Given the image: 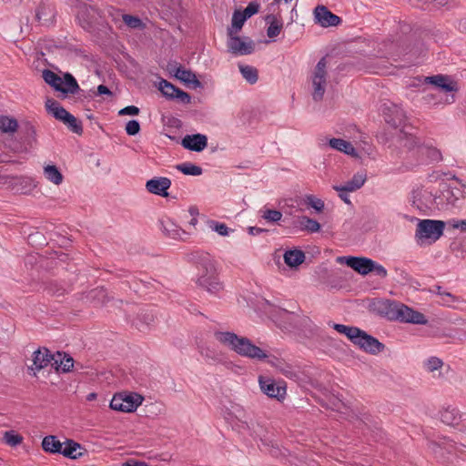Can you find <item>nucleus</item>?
<instances>
[{
  "label": "nucleus",
  "instance_id": "1",
  "mask_svg": "<svg viewBox=\"0 0 466 466\" xmlns=\"http://www.w3.org/2000/svg\"><path fill=\"white\" fill-rule=\"evenodd\" d=\"M215 339L225 347L237 354L256 360H263L268 355L259 347L256 346L246 337L238 336L230 331H216Z\"/></svg>",
  "mask_w": 466,
  "mask_h": 466
},
{
  "label": "nucleus",
  "instance_id": "2",
  "mask_svg": "<svg viewBox=\"0 0 466 466\" xmlns=\"http://www.w3.org/2000/svg\"><path fill=\"white\" fill-rule=\"evenodd\" d=\"M199 264L202 272L198 279V284L209 293L218 294L223 289V286L218 279L214 261L208 254H202Z\"/></svg>",
  "mask_w": 466,
  "mask_h": 466
},
{
  "label": "nucleus",
  "instance_id": "3",
  "mask_svg": "<svg viewBox=\"0 0 466 466\" xmlns=\"http://www.w3.org/2000/svg\"><path fill=\"white\" fill-rule=\"evenodd\" d=\"M76 19L79 25L87 32L103 30L106 27L107 22L105 20V15L98 8L82 5L78 7Z\"/></svg>",
  "mask_w": 466,
  "mask_h": 466
},
{
  "label": "nucleus",
  "instance_id": "4",
  "mask_svg": "<svg viewBox=\"0 0 466 466\" xmlns=\"http://www.w3.org/2000/svg\"><path fill=\"white\" fill-rule=\"evenodd\" d=\"M425 82L434 85L437 88V94H428L425 99L428 103L438 105L442 103L441 93L454 92L457 91V83L451 81L449 76L437 75L432 76H427ZM454 102V95L446 96L443 104H451Z\"/></svg>",
  "mask_w": 466,
  "mask_h": 466
},
{
  "label": "nucleus",
  "instance_id": "5",
  "mask_svg": "<svg viewBox=\"0 0 466 466\" xmlns=\"http://www.w3.org/2000/svg\"><path fill=\"white\" fill-rule=\"evenodd\" d=\"M42 77L46 84L51 86L56 91L62 94V97L66 98L68 94L75 95L80 91V86L76 78L70 73H66L61 78L55 72L45 69L42 72Z\"/></svg>",
  "mask_w": 466,
  "mask_h": 466
},
{
  "label": "nucleus",
  "instance_id": "6",
  "mask_svg": "<svg viewBox=\"0 0 466 466\" xmlns=\"http://www.w3.org/2000/svg\"><path fill=\"white\" fill-rule=\"evenodd\" d=\"M445 222L441 220L422 219L417 224L415 238L417 244H432L443 234Z\"/></svg>",
  "mask_w": 466,
  "mask_h": 466
},
{
  "label": "nucleus",
  "instance_id": "7",
  "mask_svg": "<svg viewBox=\"0 0 466 466\" xmlns=\"http://www.w3.org/2000/svg\"><path fill=\"white\" fill-rule=\"evenodd\" d=\"M328 61L327 57L323 56L315 66L310 76L313 88L312 98L316 102L323 99L328 85Z\"/></svg>",
  "mask_w": 466,
  "mask_h": 466
},
{
  "label": "nucleus",
  "instance_id": "8",
  "mask_svg": "<svg viewBox=\"0 0 466 466\" xmlns=\"http://www.w3.org/2000/svg\"><path fill=\"white\" fill-rule=\"evenodd\" d=\"M143 398L137 393H116L111 401L110 408L122 412H133L142 403Z\"/></svg>",
  "mask_w": 466,
  "mask_h": 466
},
{
  "label": "nucleus",
  "instance_id": "9",
  "mask_svg": "<svg viewBox=\"0 0 466 466\" xmlns=\"http://www.w3.org/2000/svg\"><path fill=\"white\" fill-rule=\"evenodd\" d=\"M449 180H451V182L442 189L441 198H443L448 205L456 207L458 203L466 197V184L455 176H452Z\"/></svg>",
  "mask_w": 466,
  "mask_h": 466
},
{
  "label": "nucleus",
  "instance_id": "10",
  "mask_svg": "<svg viewBox=\"0 0 466 466\" xmlns=\"http://www.w3.org/2000/svg\"><path fill=\"white\" fill-rule=\"evenodd\" d=\"M258 383L261 391L268 397L276 399L279 401L285 399L287 392L285 382H276L272 378L259 376Z\"/></svg>",
  "mask_w": 466,
  "mask_h": 466
},
{
  "label": "nucleus",
  "instance_id": "11",
  "mask_svg": "<svg viewBox=\"0 0 466 466\" xmlns=\"http://www.w3.org/2000/svg\"><path fill=\"white\" fill-rule=\"evenodd\" d=\"M358 337L359 338L355 339L353 344L357 345L367 353L375 355L382 351L385 348L383 343L361 329Z\"/></svg>",
  "mask_w": 466,
  "mask_h": 466
},
{
  "label": "nucleus",
  "instance_id": "12",
  "mask_svg": "<svg viewBox=\"0 0 466 466\" xmlns=\"http://www.w3.org/2000/svg\"><path fill=\"white\" fill-rule=\"evenodd\" d=\"M338 260L339 262L345 261L348 267L351 268L360 275L365 276L371 272L373 262L371 258L366 257L349 256L339 257L338 258Z\"/></svg>",
  "mask_w": 466,
  "mask_h": 466
},
{
  "label": "nucleus",
  "instance_id": "13",
  "mask_svg": "<svg viewBox=\"0 0 466 466\" xmlns=\"http://www.w3.org/2000/svg\"><path fill=\"white\" fill-rule=\"evenodd\" d=\"M383 116L385 121L395 128L405 125V112L396 104L391 103L389 106L385 105L383 108Z\"/></svg>",
  "mask_w": 466,
  "mask_h": 466
},
{
  "label": "nucleus",
  "instance_id": "14",
  "mask_svg": "<svg viewBox=\"0 0 466 466\" xmlns=\"http://www.w3.org/2000/svg\"><path fill=\"white\" fill-rule=\"evenodd\" d=\"M54 354H51L46 348H40L33 353V365L28 369L32 370L35 376L38 371L45 369L49 364L52 365Z\"/></svg>",
  "mask_w": 466,
  "mask_h": 466
},
{
  "label": "nucleus",
  "instance_id": "15",
  "mask_svg": "<svg viewBox=\"0 0 466 466\" xmlns=\"http://www.w3.org/2000/svg\"><path fill=\"white\" fill-rule=\"evenodd\" d=\"M316 21L323 27L336 26L340 24L341 18L330 12L324 5H318L314 10Z\"/></svg>",
  "mask_w": 466,
  "mask_h": 466
},
{
  "label": "nucleus",
  "instance_id": "16",
  "mask_svg": "<svg viewBox=\"0 0 466 466\" xmlns=\"http://www.w3.org/2000/svg\"><path fill=\"white\" fill-rule=\"evenodd\" d=\"M401 306L402 303L385 299L379 302L376 309L380 316L385 317L389 320H398Z\"/></svg>",
  "mask_w": 466,
  "mask_h": 466
},
{
  "label": "nucleus",
  "instance_id": "17",
  "mask_svg": "<svg viewBox=\"0 0 466 466\" xmlns=\"http://www.w3.org/2000/svg\"><path fill=\"white\" fill-rule=\"evenodd\" d=\"M399 313L400 315L398 321L400 322L419 325H426L428 323V319L424 314L404 304H402V306L400 307V312Z\"/></svg>",
  "mask_w": 466,
  "mask_h": 466
},
{
  "label": "nucleus",
  "instance_id": "18",
  "mask_svg": "<svg viewBox=\"0 0 466 466\" xmlns=\"http://www.w3.org/2000/svg\"><path fill=\"white\" fill-rule=\"evenodd\" d=\"M399 313L400 315L398 321L400 322L419 325H426L428 323V319L424 314L404 304H402V306L400 307V312Z\"/></svg>",
  "mask_w": 466,
  "mask_h": 466
},
{
  "label": "nucleus",
  "instance_id": "19",
  "mask_svg": "<svg viewBox=\"0 0 466 466\" xmlns=\"http://www.w3.org/2000/svg\"><path fill=\"white\" fill-rule=\"evenodd\" d=\"M171 186V180L166 177H157L151 178L146 183V189L154 195L167 197V189Z\"/></svg>",
  "mask_w": 466,
  "mask_h": 466
},
{
  "label": "nucleus",
  "instance_id": "20",
  "mask_svg": "<svg viewBox=\"0 0 466 466\" xmlns=\"http://www.w3.org/2000/svg\"><path fill=\"white\" fill-rule=\"evenodd\" d=\"M233 30L229 29V40L228 42V51L235 55H250L254 52L252 42L245 43L238 36L232 35Z\"/></svg>",
  "mask_w": 466,
  "mask_h": 466
},
{
  "label": "nucleus",
  "instance_id": "21",
  "mask_svg": "<svg viewBox=\"0 0 466 466\" xmlns=\"http://www.w3.org/2000/svg\"><path fill=\"white\" fill-rule=\"evenodd\" d=\"M181 145L186 149L201 152L208 146V137L203 134L187 135L182 138Z\"/></svg>",
  "mask_w": 466,
  "mask_h": 466
},
{
  "label": "nucleus",
  "instance_id": "22",
  "mask_svg": "<svg viewBox=\"0 0 466 466\" xmlns=\"http://www.w3.org/2000/svg\"><path fill=\"white\" fill-rule=\"evenodd\" d=\"M56 12L55 6L50 3H41L35 11V17L43 25L53 24Z\"/></svg>",
  "mask_w": 466,
  "mask_h": 466
},
{
  "label": "nucleus",
  "instance_id": "23",
  "mask_svg": "<svg viewBox=\"0 0 466 466\" xmlns=\"http://www.w3.org/2000/svg\"><path fill=\"white\" fill-rule=\"evenodd\" d=\"M159 228L163 234L172 239H179L181 238L182 234H186L184 230H182L174 221H172L169 218H161L158 220Z\"/></svg>",
  "mask_w": 466,
  "mask_h": 466
},
{
  "label": "nucleus",
  "instance_id": "24",
  "mask_svg": "<svg viewBox=\"0 0 466 466\" xmlns=\"http://www.w3.org/2000/svg\"><path fill=\"white\" fill-rule=\"evenodd\" d=\"M74 359L66 352L56 351L54 354V359L52 362V367H54L56 371L61 372H69L72 370L74 367Z\"/></svg>",
  "mask_w": 466,
  "mask_h": 466
},
{
  "label": "nucleus",
  "instance_id": "25",
  "mask_svg": "<svg viewBox=\"0 0 466 466\" xmlns=\"http://www.w3.org/2000/svg\"><path fill=\"white\" fill-rule=\"evenodd\" d=\"M172 66L174 67L175 76L181 82L187 85L191 84L194 88L200 87L202 86L201 82L191 70L186 69L181 66H177V64Z\"/></svg>",
  "mask_w": 466,
  "mask_h": 466
},
{
  "label": "nucleus",
  "instance_id": "26",
  "mask_svg": "<svg viewBox=\"0 0 466 466\" xmlns=\"http://www.w3.org/2000/svg\"><path fill=\"white\" fill-rule=\"evenodd\" d=\"M86 450L81 445L73 440H66L64 442L62 455L69 459H78L84 455Z\"/></svg>",
  "mask_w": 466,
  "mask_h": 466
},
{
  "label": "nucleus",
  "instance_id": "27",
  "mask_svg": "<svg viewBox=\"0 0 466 466\" xmlns=\"http://www.w3.org/2000/svg\"><path fill=\"white\" fill-rule=\"evenodd\" d=\"M46 108L56 119L62 122L66 121L70 114L55 99H47L46 102Z\"/></svg>",
  "mask_w": 466,
  "mask_h": 466
},
{
  "label": "nucleus",
  "instance_id": "28",
  "mask_svg": "<svg viewBox=\"0 0 466 466\" xmlns=\"http://www.w3.org/2000/svg\"><path fill=\"white\" fill-rule=\"evenodd\" d=\"M329 146L333 148V149H336L339 152H343L349 156H351V157H356L357 156V151L355 149V147L352 146V144L349 141H346L342 138H330L329 140Z\"/></svg>",
  "mask_w": 466,
  "mask_h": 466
},
{
  "label": "nucleus",
  "instance_id": "29",
  "mask_svg": "<svg viewBox=\"0 0 466 466\" xmlns=\"http://www.w3.org/2000/svg\"><path fill=\"white\" fill-rule=\"evenodd\" d=\"M441 420L447 425H457L461 420V413L455 407H447L441 411Z\"/></svg>",
  "mask_w": 466,
  "mask_h": 466
},
{
  "label": "nucleus",
  "instance_id": "30",
  "mask_svg": "<svg viewBox=\"0 0 466 466\" xmlns=\"http://www.w3.org/2000/svg\"><path fill=\"white\" fill-rule=\"evenodd\" d=\"M64 442H61L54 435L46 436L42 441V448L46 452L61 454Z\"/></svg>",
  "mask_w": 466,
  "mask_h": 466
},
{
  "label": "nucleus",
  "instance_id": "31",
  "mask_svg": "<svg viewBox=\"0 0 466 466\" xmlns=\"http://www.w3.org/2000/svg\"><path fill=\"white\" fill-rule=\"evenodd\" d=\"M266 22L268 24V29H267V35L269 38H274L278 36L283 27V23L280 19L277 17L275 15H268L265 18Z\"/></svg>",
  "mask_w": 466,
  "mask_h": 466
},
{
  "label": "nucleus",
  "instance_id": "32",
  "mask_svg": "<svg viewBox=\"0 0 466 466\" xmlns=\"http://www.w3.org/2000/svg\"><path fill=\"white\" fill-rule=\"evenodd\" d=\"M305 260V253L300 249H290L287 250L284 254L285 263L291 267H297L302 264Z\"/></svg>",
  "mask_w": 466,
  "mask_h": 466
},
{
  "label": "nucleus",
  "instance_id": "33",
  "mask_svg": "<svg viewBox=\"0 0 466 466\" xmlns=\"http://www.w3.org/2000/svg\"><path fill=\"white\" fill-rule=\"evenodd\" d=\"M297 225L301 230L310 233L318 232L320 229V224L317 220L307 216L299 217Z\"/></svg>",
  "mask_w": 466,
  "mask_h": 466
},
{
  "label": "nucleus",
  "instance_id": "34",
  "mask_svg": "<svg viewBox=\"0 0 466 466\" xmlns=\"http://www.w3.org/2000/svg\"><path fill=\"white\" fill-rule=\"evenodd\" d=\"M44 175L47 180L55 185H60L64 177L57 167L55 165H47L44 167Z\"/></svg>",
  "mask_w": 466,
  "mask_h": 466
},
{
  "label": "nucleus",
  "instance_id": "35",
  "mask_svg": "<svg viewBox=\"0 0 466 466\" xmlns=\"http://www.w3.org/2000/svg\"><path fill=\"white\" fill-rule=\"evenodd\" d=\"M367 179L366 174L363 172H358L353 175L352 178L343 185L344 190L356 191L360 189Z\"/></svg>",
  "mask_w": 466,
  "mask_h": 466
},
{
  "label": "nucleus",
  "instance_id": "36",
  "mask_svg": "<svg viewBox=\"0 0 466 466\" xmlns=\"http://www.w3.org/2000/svg\"><path fill=\"white\" fill-rule=\"evenodd\" d=\"M332 327L339 333L344 334L352 343H354L355 339L359 338L358 335L360 333V329L357 327H350L337 323H333Z\"/></svg>",
  "mask_w": 466,
  "mask_h": 466
},
{
  "label": "nucleus",
  "instance_id": "37",
  "mask_svg": "<svg viewBox=\"0 0 466 466\" xmlns=\"http://www.w3.org/2000/svg\"><path fill=\"white\" fill-rule=\"evenodd\" d=\"M239 71L243 78L249 83L254 85L258 79V71L256 67L248 65H238Z\"/></svg>",
  "mask_w": 466,
  "mask_h": 466
},
{
  "label": "nucleus",
  "instance_id": "38",
  "mask_svg": "<svg viewBox=\"0 0 466 466\" xmlns=\"http://www.w3.org/2000/svg\"><path fill=\"white\" fill-rule=\"evenodd\" d=\"M18 127L16 119L6 116H0V129L5 133H14Z\"/></svg>",
  "mask_w": 466,
  "mask_h": 466
},
{
  "label": "nucleus",
  "instance_id": "39",
  "mask_svg": "<svg viewBox=\"0 0 466 466\" xmlns=\"http://www.w3.org/2000/svg\"><path fill=\"white\" fill-rule=\"evenodd\" d=\"M177 169L181 171L183 174L189 176H200L202 174V168L190 162L177 165Z\"/></svg>",
  "mask_w": 466,
  "mask_h": 466
},
{
  "label": "nucleus",
  "instance_id": "40",
  "mask_svg": "<svg viewBox=\"0 0 466 466\" xmlns=\"http://www.w3.org/2000/svg\"><path fill=\"white\" fill-rule=\"evenodd\" d=\"M178 87L175 86L173 84L167 80H162L160 82L159 89L162 92L163 96H165L168 99H174V96Z\"/></svg>",
  "mask_w": 466,
  "mask_h": 466
},
{
  "label": "nucleus",
  "instance_id": "41",
  "mask_svg": "<svg viewBox=\"0 0 466 466\" xmlns=\"http://www.w3.org/2000/svg\"><path fill=\"white\" fill-rule=\"evenodd\" d=\"M208 227L220 236H228L232 229H230L225 223H221L216 220H209L208 222Z\"/></svg>",
  "mask_w": 466,
  "mask_h": 466
},
{
  "label": "nucleus",
  "instance_id": "42",
  "mask_svg": "<svg viewBox=\"0 0 466 466\" xmlns=\"http://www.w3.org/2000/svg\"><path fill=\"white\" fill-rule=\"evenodd\" d=\"M67 127L76 134H82L83 127L81 122H79L72 114H69L68 117L66 121L63 122Z\"/></svg>",
  "mask_w": 466,
  "mask_h": 466
},
{
  "label": "nucleus",
  "instance_id": "43",
  "mask_svg": "<svg viewBox=\"0 0 466 466\" xmlns=\"http://www.w3.org/2000/svg\"><path fill=\"white\" fill-rule=\"evenodd\" d=\"M67 127L76 134H82L83 127L81 122H79L72 114H69L68 117L66 121L63 122Z\"/></svg>",
  "mask_w": 466,
  "mask_h": 466
},
{
  "label": "nucleus",
  "instance_id": "44",
  "mask_svg": "<svg viewBox=\"0 0 466 466\" xmlns=\"http://www.w3.org/2000/svg\"><path fill=\"white\" fill-rule=\"evenodd\" d=\"M102 14L105 15V18L106 16L110 17L112 22L116 25L122 21V15H124L121 14L119 9H116L114 6H107L104 11H102Z\"/></svg>",
  "mask_w": 466,
  "mask_h": 466
},
{
  "label": "nucleus",
  "instance_id": "45",
  "mask_svg": "<svg viewBox=\"0 0 466 466\" xmlns=\"http://www.w3.org/2000/svg\"><path fill=\"white\" fill-rule=\"evenodd\" d=\"M232 428L238 431L239 433H248L252 438H255L254 431H252L251 426L247 421L237 420L233 423Z\"/></svg>",
  "mask_w": 466,
  "mask_h": 466
},
{
  "label": "nucleus",
  "instance_id": "46",
  "mask_svg": "<svg viewBox=\"0 0 466 466\" xmlns=\"http://www.w3.org/2000/svg\"><path fill=\"white\" fill-rule=\"evenodd\" d=\"M247 18L245 15L239 11L236 10L232 15V28L235 29V32L238 33L243 26Z\"/></svg>",
  "mask_w": 466,
  "mask_h": 466
},
{
  "label": "nucleus",
  "instance_id": "47",
  "mask_svg": "<svg viewBox=\"0 0 466 466\" xmlns=\"http://www.w3.org/2000/svg\"><path fill=\"white\" fill-rule=\"evenodd\" d=\"M122 22H124L125 25H127L128 27L133 28V29L140 28L143 26V23H142L141 19L137 16H134L131 15H127V14L123 15Z\"/></svg>",
  "mask_w": 466,
  "mask_h": 466
},
{
  "label": "nucleus",
  "instance_id": "48",
  "mask_svg": "<svg viewBox=\"0 0 466 466\" xmlns=\"http://www.w3.org/2000/svg\"><path fill=\"white\" fill-rule=\"evenodd\" d=\"M443 366V361L437 357H431L424 362V367L429 372L440 370Z\"/></svg>",
  "mask_w": 466,
  "mask_h": 466
},
{
  "label": "nucleus",
  "instance_id": "49",
  "mask_svg": "<svg viewBox=\"0 0 466 466\" xmlns=\"http://www.w3.org/2000/svg\"><path fill=\"white\" fill-rule=\"evenodd\" d=\"M4 439L5 443L13 447L19 445L23 441V437L13 431H5Z\"/></svg>",
  "mask_w": 466,
  "mask_h": 466
},
{
  "label": "nucleus",
  "instance_id": "50",
  "mask_svg": "<svg viewBox=\"0 0 466 466\" xmlns=\"http://www.w3.org/2000/svg\"><path fill=\"white\" fill-rule=\"evenodd\" d=\"M262 218L268 222H279L282 218V213L276 209H266Z\"/></svg>",
  "mask_w": 466,
  "mask_h": 466
},
{
  "label": "nucleus",
  "instance_id": "51",
  "mask_svg": "<svg viewBox=\"0 0 466 466\" xmlns=\"http://www.w3.org/2000/svg\"><path fill=\"white\" fill-rule=\"evenodd\" d=\"M307 204L317 212H321L324 209V202L312 195L307 197Z\"/></svg>",
  "mask_w": 466,
  "mask_h": 466
},
{
  "label": "nucleus",
  "instance_id": "52",
  "mask_svg": "<svg viewBox=\"0 0 466 466\" xmlns=\"http://www.w3.org/2000/svg\"><path fill=\"white\" fill-rule=\"evenodd\" d=\"M140 131V124L137 120H129L126 125V132L128 136H136Z\"/></svg>",
  "mask_w": 466,
  "mask_h": 466
},
{
  "label": "nucleus",
  "instance_id": "53",
  "mask_svg": "<svg viewBox=\"0 0 466 466\" xmlns=\"http://www.w3.org/2000/svg\"><path fill=\"white\" fill-rule=\"evenodd\" d=\"M259 4L257 2H250L248 6L241 12L245 17L248 19L251 17L253 15H256L259 11Z\"/></svg>",
  "mask_w": 466,
  "mask_h": 466
},
{
  "label": "nucleus",
  "instance_id": "54",
  "mask_svg": "<svg viewBox=\"0 0 466 466\" xmlns=\"http://www.w3.org/2000/svg\"><path fill=\"white\" fill-rule=\"evenodd\" d=\"M174 99H177L180 103L184 105H187L191 102L190 95L180 88H177V90L176 91Z\"/></svg>",
  "mask_w": 466,
  "mask_h": 466
},
{
  "label": "nucleus",
  "instance_id": "55",
  "mask_svg": "<svg viewBox=\"0 0 466 466\" xmlns=\"http://www.w3.org/2000/svg\"><path fill=\"white\" fill-rule=\"evenodd\" d=\"M447 223L452 228L460 229L461 232H466V219H451Z\"/></svg>",
  "mask_w": 466,
  "mask_h": 466
},
{
  "label": "nucleus",
  "instance_id": "56",
  "mask_svg": "<svg viewBox=\"0 0 466 466\" xmlns=\"http://www.w3.org/2000/svg\"><path fill=\"white\" fill-rule=\"evenodd\" d=\"M140 110L136 106H127L122 109L119 110L118 115L119 116H137L139 114Z\"/></svg>",
  "mask_w": 466,
  "mask_h": 466
},
{
  "label": "nucleus",
  "instance_id": "57",
  "mask_svg": "<svg viewBox=\"0 0 466 466\" xmlns=\"http://www.w3.org/2000/svg\"><path fill=\"white\" fill-rule=\"evenodd\" d=\"M371 272H374L377 276L380 278H386L388 275L387 269L380 264L377 263L373 260Z\"/></svg>",
  "mask_w": 466,
  "mask_h": 466
},
{
  "label": "nucleus",
  "instance_id": "58",
  "mask_svg": "<svg viewBox=\"0 0 466 466\" xmlns=\"http://www.w3.org/2000/svg\"><path fill=\"white\" fill-rule=\"evenodd\" d=\"M333 188L339 193V197L341 200L346 204H350L349 198V192H351L350 190H344L343 186H333Z\"/></svg>",
  "mask_w": 466,
  "mask_h": 466
},
{
  "label": "nucleus",
  "instance_id": "59",
  "mask_svg": "<svg viewBox=\"0 0 466 466\" xmlns=\"http://www.w3.org/2000/svg\"><path fill=\"white\" fill-rule=\"evenodd\" d=\"M103 95H106V96H113V93L110 91V89L105 86V85H99L97 86V91L96 93V96H103Z\"/></svg>",
  "mask_w": 466,
  "mask_h": 466
},
{
  "label": "nucleus",
  "instance_id": "60",
  "mask_svg": "<svg viewBox=\"0 0 466 466\" xmlns=\"http://www.w3.org/2000/svg\"><path fill=\"white\" fill-rule=\"evenodd\" d=\"M123 466H148V464L145 461L129 459L123 463Z\"/></svg>",
  "mask_w": 466,
  "mask_h": 466
},
{
  "label": "nucleus",
  "instance_id": "61",
  "mask_svg": "<svg viewBox=\"0 0 466 466\" xmlns=\"http://www.w3.org/2000/svg\"><path fill=\"white\" fill-rule=\"evenodd\" d=\"M95 293V297H97L99 299H101L102 303H105L106 298V292L104 289H96L92 291Z\"/></svg>",
  "mask_w": 466,
  "mask_h": 466
},
{
  "label": "nucleus",
  "instance_id": "62",
  "mask_svg": "<svg viewBox=\"0 0 466 466\" xmlns=\"http://www.w3.org/2000/svg\"><path fill=\"white\" fill-rule=\"evenodd\" d=\"M268 230L265 229V228H258V227H248V232L249 235H252V236H257V235H259L263 232H267Z\"/></svg>",
  "mask_w": 466,
  "mask_h": 466
},
{
  "label": "nucleus",
  "instance_id": "63",
  "mask_svg": "<svg viewBox=\"0 0 466 466\" xmlns=\"http://www.w3.org/2000/svg\"><path fill=\"white\" fill-rule=\"evenodd\" d=\"M431 153V157L433 159V160H440L441 157V153L440 151H438L437 149H431L430 151Z\"/></svg>",
  "mask_w": 466,
  "mask_h": 466
},
{
  "label": "nucleus",
  "instance_id": "64",
  "mask_svg": "<svg viewBox=\"0 0 466 466\" xmlns=\"http://www.w3.org/2000/svg\"><path fill=\"white\" fill-rule=\"evenodd\" d=\"M455 0H434V2L437 3V5H441V6H444V5H447L449 4H451Z\"/></svg>",
  "mask_w": 466,
  "mask_h": 466
}]
</instances>
